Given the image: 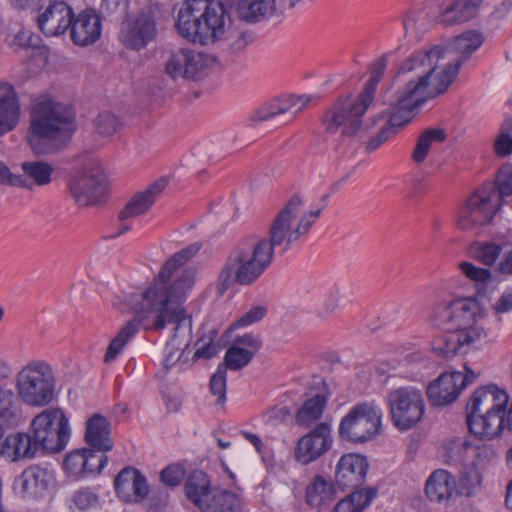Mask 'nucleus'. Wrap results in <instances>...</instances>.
<instances>
[{"instance_id":"f257e3e1","label":"nucleus","mask_w":512,"mask_h":512,"mask_svg":"<svg viewBox=\"0 0 512 512\" xmlns=\"http://www.w3.org/2000/svg\"><path fill=\"white\" fill-rule=\"evenodd\" d=\"M201 245L193 243L171 256L162 266L153 283L139 295L133 305L135 317L128 321L108 345L104 362L117 358L128 341L134 337L140 325L145 330H163L167 324H175L169 344L177 349L188 346L191 318L186 317L183 303L194 284V272L183 270L174 281L175 271L194 257Z\"/></svg>"},{"instance_id":"f03ea898","label":"nucleus","mask_w":512,"mask_h":512,"mask_svg":"<svg viewBox=\"0 0 512 512\" xmlns=\"http://www.w3.org/2000/svg\"><path fill=\"white\" fill-rule=\"evenodd\" d=\"M302 206V197L292 195L273 218L267 237L248 235L238 242L218 273L217 295L223 296L235 284L248 286L255 283L270 267L276 252H287L300 239L293 223Z\"/></svg>"},{"instance_id":"7ed1b4c3","label":"nucleus","mask_w":512,"mask_h":512,"mask_svg":"<svg viewBox=\"0 0 512 512\" xmlns=\"http://www.w3.org/2000/svg\"><path fill=\"white\" fill-rule=\"evenodd\" d=\"M481 33L468 30L454 37L445 48L434 46L427 51H416L401 65V72H415L399 91L398 104L411 108L425 98L444 93L462 64L483 43Z\"/></svg>"},{"instance_id":"20e7f679","label":"nucleus","mask_w":512,"mask_h":512,"mask_svg":"<svg viewBox=\"0 0 512 512\" xmlns=\"http://www.w3.org/2000/svg\"><path fill=\"white\" fill-rule=\"evenodd\" d=\"M178 34L201 45L220 43L232 53L247 45L244 32L232 28V19L222 1L186 0L175 23Z\"/></svg>"},{"instance_id":"39448f33","label":"nucleus","mask_w":512,"mask_h":512,"mask_svg":"<svg viewBox=\"0 0 512 512\" xmlns=\"http://www.w3.org/2000/svg\"><path fill=\"white\" fill-rule=\"evenodd\" d=\"M76 129L71 105L41 96L31 108L27 139L36 154H48L65 147Z\"/></svg>"},{"instance_id":"423d86ee","label":"nucleus","mask_w":512,"mask_h":512,"mask_svg":"<svg viewBox=\"0 0 512 512\" xmlns=\"http://www.w3.org/2000/svg\"><path fill=\"white\" fill-rule=\"evenodd\" d=\"M387 67V57L382 55L371 67V77L365 84L363 91L357 100L349 97L339 98L328 109L323 117L322 124L325 132L335 134L340 131L341 136H354L362 125L361 117L374 99L376 87L380 82Z\"/></svg>"},{"instance_id":"0eeeda50","label":"nucleus","mask_w":512,"mask_h":512,"mask_svg":"<svg viewBox=\"0 0 512 512\" xmlns=\"http://www.w3.org/2000/svg\"><path fill=\"white\" fill-rule=\"evenodd\" d=\"M509 396L494 384L475 390L466 405L469 431L481 439H493L504 429V408Z\"/></svg>"},{"instance_id":"6e6552de","label":"nucleus","mask_w":512,"mask_h":512,"mask_svg":"<svg viewBox=\"0 0 512 512\" xmlns=\"http://www.w3.org/2000/svg\"><path fill=\"white\" fill-rule=\"evenodd\" d=\"M382 417V409L374 401L357 403L341 419L338 437L353 444L369 442L380 434Z\"/></svg>"},{"instance_id":"1a4fd4ad","label":"nucleus","mask_w":512,"mask_h":512,"mask_svg":"<svg viewBox=\"0 0 512 512\" xmlns=\"http://www.w3.org/2000/svg\"><path fill=\"white\" fill-rule=\"evenodd\" d=\"M28 432L40 454L61 452L70 438L68 418L59 408H48L35 416Z\"/></svg>"},{"instance_id":"9d476101","label":"nucleus","mask_w":512,"mask_h":512,"mask_svg":"<svg viewBox=\"0 0 512 512\" xmlns=\"http://www.w3.org/2000/svg\"><path fill=\"white\" fill-rule=\"evenodd\" d=\"M17 390L29 406L41 407L54 398L55 377L52 368L43 361L28 363L17 375Z\"/></svg>"},{"instance_id":"9b49d317","label":"nucleus","mask_w":512,"mask_h":512,"mask_svg":"<svg viewBox=\"0 0 512 512\" xmlns=\"http://www.w3.org/2000/svg\"><path fill=\"white\" fill-rule=\"evenodd\" d=\"M393 425L400 431L414 428L423 418L425 402L422 393L413 387H400L386 397Z\"/></svg>"},{"instance_id":"f8f14e48","label":"nucleus","mask_w":512,"mask_h":512,"mask_svg":"<svg viewBox=\"0 0 512 512\" xmlns=\"http://www.w3.org/2000/svg\"><path fill=\"white\" fill-rule=\"evenodd\" d=\"M479 303L474 297L459 298L451 302L437 303L431 315V322L443 331H464L476 325Z\"/></svg>"},{"instance_id":"ddd939ff","label":"nucleus","mask_w":512,"mask_h":512,"mask_svg":"<svg viewBox=\"0 0 512 512\" xmlns=\"http://www.w3.org/2000/svg\"><path fill=\"white\" fill-rule=\"evenodd\" d=\"M501 207L502 202L498 201V195L493 192V184H484L468 198L460 214L459 226L462 229H470L475 225H485L494 218Z\"/></svg>"},{"instance_id":"4468645a","label":"nucleus","mask_w":512,"mask_h":512,"mask_svg":"<svg viewBox=\"0 0 512 512\" xmlns=\"http://www.w3.org/2000/svg\"><path fill=\"white\" fill-rule=\"evenodd\" d=\"M466 373L445 372L437 379L430 382L426 389V394L432 406H446L455 401L462 389L471 383L476 375L465 367Z\"/></svg>"},{"instance_id":"2eb2a0df","label":"nucleus","mask_w":512,"mask_h":512,"mask_svg":"<svg viewBox=\"0 0 512 512\" xmlns=\"http://www.w3.org/2000/svg\"><path fill=\"white\" fill-rule=\"evenodd\" d=\"M106 176L102 168L85 166L70 182V191L80 205H94L105 195Z\"/></svg>"},{"instance_id":"dca6fc26","label":"nucleus","mask_w":512,"mask_h":512,"mask_svg":"<svg viewBox=\"0 0 512 512\" xmlns=\"http://www.w3.org/2000/svg\"><path fill=\"white\" fill-rule=\"evenodd\" d=\"M210 63L208 55L182 48L170 54L165 64V72L174 80H197L206 73Z\"/></svg>"},{"instance_id":"f3484780","label":"nucleus","mask_w":512,"mask_h":512,"mask_svg":"<svg viewBox=\"0 0 512 512\" xmlns=\"http://www.w3.org/2000/svg\"><path fill=\"white\" fill-rule=\"evenodd\" d=\"M331 430L329 423L321 422L302 436L297 442L294 453L297 462L307 465L328 452L333 443Z\"/></svg>"},{"instance_id":"a211bd4d","label":"nucleus","mask_w":512,"mask_h":512,"mask_svg":"<svg viewBox=\"0 0 512 512\" xmlns=\"http://www.w3.org/2000/svg\"><path fill=\"white\" fill-rule=\"evenodd\" d=\"M157 34L156 23L151 11H142L136 18L121 24L120 42L128 49L140 50L153 41Z\"/></svg>"},{"instance_id":"6ab92c4d","label":"nucleus","mask_w":512,"mask_h":512,"mask_svg":"<svg viewBox=\"0 0 512 512\" xmlns=\"http://www.w3.org/2000/svg\"><path fill=\"white\" fill-rule=\"evenodd\" d=\"M489 331L481 325H476L464 331H444L432 341V350L438 356L450 358L455 356L465 347L486 339Z\"/></svg>"},{"instance_id":"aec40b11","label":"nucleus","mask_w":512,"mask_h":512,"mask_svg":"<svg viewBox=\"0 0 512 512\" xmlns=\"http://www.w3.org/2000/svg\"><path fill=\"white\" fill-rule=\"evenodd\" d=\"M369 464L366 457L349 453L343 455L336 466L335 484L341 490H358L365 482Z\"/></svg>"},{"instance_id":"412c9836","label":"nucleus","mask_w":512,"mask_h":512,"mask_svg":"<svg viewBox=\"0 0 512 512\" xmlns=\"http://www.w3.org/2000/svg\"><path fill=\"white\" fill-rule=\"evenodd\" d=\"M74 11L65 1H50L47 8L38 15L37 24L48 37L64 34L71 26Z\"/></svg>"},{"instance_id":"4be33fe9","label":"nucleus","mask_w":512,"mask_h":512,"mask_svg":"<svg viewBox=\"0 0 512 512\" xmlns=\"http://www.w3.org/2000/svg\"><path fill=\"white\" fill-rule=\"evenodd\" d=\"M311 101L309 96L289 95L272 99L262 104L253 112L250 120L253 122H263L272 120L278 116L289 114L288 121L292 120L296 114L301 112Z\"/></svg>"},{"instance_id":"5701e85b","label":"nucleus","mask_w":512,"mask_h":512,"mask_svg":"<svg viewBox=\"0 0 512 512\" xmlns=\"http://www.w3.org/2000/svg\"><path fill=\"white\" fill-rule=\"evenodd\" d=\"M116 494L125 502H140L146 498L149 487L146 477L136 468L124 467L114 479Z\"/></svg>"},{"instance_id":"b1692460","label":"nucleus","mask_w":512,"mask_h":512,"mask_svg":"<svg viewBox=\"0 0 512 512\" xmlns=\"http://www.w3.org/2000/svg\"><path fill=\"white\" fill-rule=\"evenodd\" d=\"M168 185V179L161 177L151 183L144 191L136 193L119 212V221H126L145 214Z\"/></svg>"},{"instance_id":"393cba45","label":"nucleus","mask_w":512,"mask_h":512,"mask_svg":"<svg viewBox=\"0 0 512 512\" xmlns=\"http://www.w3.org/2000/svg\"><path fill=\"white\" fill-rule=\"evenodd\" d=\"M101 28L100 17L93 10H84L73 16L69 26L71 40L79 46L93 44L100 37Z\"/></svg>"},{"instance_id":"a878e982","label":"nucleus","mask_w":512,"mask_h":512,"mask_svg":"<svg viewBox=\"0 0 512 512\" xmlns=\"http://www.w3.org/2000/svg\"><path fill=\"white\" fill-rule=\"evenodd\" d=\"M52 481V474L37 465L27 467L15 480V487L19 489L22 497L37 498L48 490Z\"/></svg>"},{"instance_id":"bb28decb","label":"nucleus","mask_w":512,"mask_h":512,"mask_svg":"<svg viewBox=\"0 0 512 512\" xmlns=\"http://www.w3.org/2000/svg\"><path fill=\"white\" fill-rule=\"evenodd\" d=\"M23 174H14L12 186L32 190L35 186L48 185L53 167L44 161H26L21 164Z\"/></svg>"},{"instance_id":"cd10ccee","label":"nucleus","mask_w":512,"mask_h":512,"mask_svg":"<svg viewBox=\"0 0 512 512\" xmlns=\"http://www.w3.org/2000/svg\"><path fill=\"white\" fill-rule=\"evenodd\" d=\"M40 454L29 432L9 434L0 446V456L11 461L31 459Z\"/></svg>"},{"instance_id":"c85d7f7f","label":"nucleus","mask_w":512,"mask_h":512,"mask_svg":"<svg viewBox=\"0 0 512 512\" xmlns=\"http://www.w3.org/2000/svg\"><path fill=\"white\" fill-rule=\"evenodd\" d=\"M19 111L20 108L13 86L0 82V136L16 126Z\"/></svg>"},{"instance_id":"c756f323","label":"nucleus","mask_w":512,"mask_h":512,"mask_svg":"<svg viewBox=\"0 0 512 512\" xmlns=\"http://www.w3.org/2000/svg\"><path fill=\"white\" fill-rule=\"evenodd\" d=\"M213 489L209 476L201 470L192 471L184 483L185 496L200 511L211 497Z\"/></svg>"},{"instance_id":"7c9ffc66","label":"nucleus","mask_w":512,"mask_h":512,"mask_svg":"<svg viewBox=\"0 0 512 512\" xmlns=\"http://www.w3.org/2000/svg\"><path fill=\"white\" fill-rule=\"evenodd\" d=\"M110 423L107 419L100 415L94 414L87 421L85 431V441L99 451H110L113 443L109 437Z\"/></svg>"},{"instance_id":"2f4dec72","label":"nucleus","mask_w":512,"mask_h":512,"mask_svg":"<svg viewBox=\"0 0 512 512\" xmlns=\"http://www.w3.org/2000/svg\"><path fill=\"white\" fill-rule=\"evenodd\" d=\"M454 479L446 470L434 471L426 481L425 493L431 501L441 503L452 496Z\"/></svg>"},{"instance_id":"473e14b6","label":"nucleus","mask_w":512,"mask_h":512,"mask_svg":"<svg viewBox=\"0 0 512 512\" xmlns=\"http://www.w3.org/2000/svg\"><path fill=\"white\" fill-rule=\"evenodd\" d=\"M201 512H242V499L233 491L215 487Z\"/></svg>"},{"instance_id":"72a5a7b5","label":"nucleus","mask_w":512,"mask_h":512,"mask_svg":"<svg viewBox=\"0 0 512 512\" xmlns=\"http://www.w3.org/2000/svg\"><path fill=\"white\" fill-rule=\"evenodd\" d=\"M275 10L274 0H238L237 17L249 23L259 22L271 16Z\"/></svg>"},{"instance_id":"f704fd0d","label":"nucleus","mask_w":512,"mask_h":512,"mask_svg":"<svg viewBox=\"0 0 512 512\" xmlns=\"http://www.w3.org/2000/svg\"><path fill=\"white\" fill-rule=\"evenodd\" d=\"M335 494L334 485L320 475H316L306 488V503L317 509L327 507Z\"/></svg>"},{"instance_id":"c9c22d12","label":"nucleus","mask_w":512,"mask_h":512,"mask_svg":"<svg viewBox=\"0 0 512 512\" xmlns=\"http://www.w3.org/2000/svg\"><path fill=\"white\" fill-rule=\"evenodd\" d=\"M327 397L322 393L306 399L296 411L295 421L301 427L309 428L321 419L327 404Z\"/></svg>"},{"instance_id":"e433bc0d","label":"nucleus","mask_w":512,"mask_h":512,"mask_svg":"<svg viewBox=\"0 0 512 512\" xmlns=\"http://www.w3.org/2000/svg\"><path fill=\"white\" fill-rule=\"evenodd\" d=\"M483 0H456L447 7L443 21L449 25L463 23L476 17Z\"/></svg>"},{"instance_id":"4c0bfd02","label":"nucleus","mask_w":512,"mask_h":512,"mask_svg":"<svg viewBox=\"0 0 512 512\" xmlns=\"http://www.w3.org/2000/svg\"><path fill=\"white\" fill-rule=\"evenodd\" d=\"M446 140V132L441 128H427L418 137L417 143L412 153V160L417 163H423L431 149L433 143H442Z\"/></svg>"},{"instance_id":"58836bf2","label":"nucleus","mask_w":512,"mask_h":512,"mask_svg":"<svg viewBox=\"0 0 512 512\" xmlns=\"http://www.w3.org/2000/svg\"><path fill=\"white\" fill-rule=\"evenodd\" d=\"M20 402L15 392L0 385V421L16 425L20 419Z\"/></svg>"},{"instance_id":"ea45409f","label":"nucleus","mask_w":512,"mask_h":512,"mask_svg":"<svg viewBox=\"0 0 512 512\" xmlns=\"http://www.w3.org/2000/svg\"><path fill=\"white\" fill-rule=\"evenodd\" d=\"M503 247L502 243L479 241L469 247V253L476 261L491 267L499 260Z\"/></svg>"},{"instance_id":"a19ab883","label":"nucleus","mask_w":512,"mask_h":512,"mask_svg":"<svg viewBox=\"0 0 512 512\" xmlns=\"http://www.w3.org/2000/svg\"><path fill=\"white\" fill-rule=\"evenodd\" d=\"M375 492L372 490H357L340 500L332 512H362L372 501Z\"/></svg>"},{"instance_id":"79ce46f5","label":"nucleus","mask_w":512,"mask_h":512,"mask_svg":"<svg viewBox=\"0 0 512 512\" xmlns=\"http://www.w3.org/2000/svg\"><path fill=\"white\" fill-rule=\"evenodd\" d=\"M415 72H406V73H402L401 72V68L399 69V76L400 77H403L404 78V83H406V80L410 77H412L414 75ZM405 86V84H403L401 87L398 88L397 92H396V99H395V103H394V111L391 113L389 119L387 120L386 124L384 126H391L392 124V120L395 119V125H393V129H394V135L399 131V129H401L402 127H404L408 122H409V114L412 112L413 109L419 107L420 105H422L428 98H425L424 100H421L419 103H417L415 106L411 107V108H403V107H400L399 104H398V99H399V91Z\"/></svg>"},{"instance_id":"37998d69","label":"nucleus","mask_w":512,"mask_h":512,"mask_svg":"<svg viewBox=\"0 0 512 512\" xmlns=\"http://www.w3.org/2000/svg\"><path fill=\"white\" fill-rule=\"evenodd\" d=\"M473 465H475V461L473 462ZM481 483V474L475 466H472L461 472L456 491L460 496L470 498L478 493Z\"/></svg>"},{"instance_id":"c03bdc74","label":"nucleus","mask_w":512,"mask_h":512,"mask_svg":"<svg viewBox=\"0 0 512 512\" xmlns=\"http://www.w3.org/2000/svg\"><path fill=\"white\" fill-rule=\"evenodd\" d=\"M218 332L215 329L203 334L195 343L196 351L194 357L197 359H211L216 356L221 347L215 343Z\"/></svg>"},{"instance_id":"a18cd8bd","label":"nucleus","mask_w":512,"mask_h":512,"mask_svg":"<svg viewBox=\"0 0 512 512\" xmlns=\"http://www.w3.org/2000/svg\"><path fill=\"white\" fill-rule=\"evenodd\" d=\"M461 273L475 283L476 287H485L492 282V272L488 268H481L471 262L459 263Z\"/></svg>"},{"instance_id":"49530a36","label":"nucleus","mask_w":512,"mask_h":512,"mask_svg":"<svg viewBox=\"0 0 512 512\" xmlns=\"http://www.w3.org/2000/svg\"><path fill=\"white\" fill-rule=\"evenodd\" d=\"M254 356L251 352H248L238 346L231 345L224 356V367L230 370H240L247 366Z\"/></svg>"},{"instance_id":"de8ad7c7","label":"nucleus","mask_w":512,"mask_h":512,"mask_svg":"<svg viewBox=\"0 0 512 512\" xmlns=\"http://www.w3.org/2000/svg\"><path fill=\"white\" fill-rule=\"evenodd\" d=\"M85 459L86 448L75 449L69 452L63 461V466L66 472L77 478L85 477Z\"/></svg>"},{"instance_id":"09e8293b","label":"nucleus","mask_w":512,"mask_h":512,"mask_svg":"<svg viewBox=\"0 0 512 512\" xmlns=\"http://www.w3.org/2000/svg\"><path fill=\"white\" fill-rule=\"evenodd\" d=\"M493 184V192L498 195V201L503 203L504 197L512 195V164L502 166Z\"/></svg>"},{"instance_id":"8fccbe9b","label":"nucleus","mask_w":512,"mask_h":512,"mask_svg":"<svg viewBox=\"0 0 512 512\" xmlns=\"http://www.w3.org/2000/svg\"><path fill=\"white\" fill-rule=\"evenodd\" d=\"M227 370L223 364H219L216 372L211 376L209 382L210 392L217 397L216 404L223 405L226 401V379Z\"/></svg>"},{"instance_id":"3c124183","label":"nucleus","mask_w":512,"mask_h":512,"mask_svg":"<svg viewBox=\"0 0 512 512\" xmlns=\"http://www.w3.org/2000/svg\"><path fill=\"white\" fill-rule=\"evenodd\" d=\"M106 451H99L95 448H86L85 459V477L90 474H99L107 465L108 457L104 454Z\"/></svg>"},{"instance_id":"603ef678","label":"nucleus","mask_w":512,"mask_h":512,"mask_svg":"<svg viewBox=\"0 0 512 512\" xmlns=\"http://www.w3.org/2000/svg\"><path fill=\"white\" fill-rule=\"evenodd\" d=\"M94 125L99 134L103 136H111L117 131L120 126V122L114 114L104 111L99 113L95 118Z\"/></svg>"},{"instance_id":"864d4df0","label":"nucleus","mask_w":512,"mask_h":512,"mask_svg":"<svg viewBox=\"0 0 512 512\" xmlns=\"http://www.w3.org/2000/svg\"><path fill=\"white\" fill-rule=\"evenodd\" d=\"M98 495L90 488H82L72 496V503L80 511H86L95 508L98 504Z\"/></svg>"},{"instance_id":"5fc2aeb1","label":"nucleus","mask_w":512,"mask_h":512,"mask_svg":"<svg viewBox=\"0 0 512 512\" xmlns=\"http://www.w3.org/2000/svg\"><path fill=\"white\" fill-rule=\"evenodd\" d=\"M185 477V469L179 464H172L162 470L161 481L170 487L178 486Z\"/></svg>"},{"instance_id":"6e6d98bb","label":"nucleus","mask_w":512,"mask_h":512,"mask_svg":"<svg viewBox=\"0 0 512 512\" xmlns=\"http://www.w3.org/2000/svg\"><path fill=\"white\" fill-rule=\"evenodd\" d=\"M232 345L238 346L248 352H251L253 356L259 351L262 347L261 339L253 335L252 333H245L244 335H238L234 338Z\"/></svg>"},{"instance_id":"4d7b16f0","label":"nucleus","mask_w":512,"mask_h":512,"mask_svg":"<svg viewBox=\"0 0 512 512\" xmlns=\"http://www.w3.org/2000/svg\"><path fill=\"white\" fill-rule=\"evenodd\" d=\"M322 212V208H318L316 210H312L309 212H305L295 225L296 231L299 235V238L308 234L309 230L316 222V220L320 217Z\"/></svg>"},{"instance_id":"13d9d810","label":"nucleus","mask_w":512,"mask_h":512,"mask_svg":"<svg viewBox=\"0 0 512 512\" xmlns=\"http://www.w3.org/2000/svg\"><path fill=\"white\" fill-rule=\"evenodd\" d=\"M38 38L34 36L30 31L20 30L9 42V46L14 49H22V48H34L37 46L34 40Z\"/></svg>"},{"instance_id":"bf43d9fd","label":"nucleus","mask_w":512,"mask_h":512,"mask_svg":"<svg viewBox=\"0 0 512 512\" xmlns=\"http://www.w3.org/2000/svg\"><path fill=\"white\" fill-rule=\"evenodd\" d=\"M459 452H463L462 459H465L468 456L473 457L474 459H480L482 456H489L493 454V450L487 447H478L473 446L467 441L460 442L455 445Z\"/></svg>"},{"instance_id":"052dcab7","label":"nucleus","mask_w":512,"mask_h":512,"mask_svg":"<svg viewBox=\"0 0 512 512\" xmlns=\"http://www.w3.org/2000/svg\"><path fill=\"white\" fill-rule=\"evenodd\" d=\"M395 119L392 120L391 126H383L379 133L372 137L366 145L367 152H373L378 149L381 145H383L387 140L394 136L393 125Z\"/></svg>"},{"instance_id":"680f3d73","label":"nucleus","mask_w":512,"mask_h":512,"mask_svg":"<svg viewBox=\"0 0 512 512\" xmlns=\"http://www.w3.org/2000/svg\"><path fill=\"white\" fill-rule=\"evenodd\" d=\"M267 313V309L264 306H254L243 314L235 323L238 327L251 325L263 319Z\"/></svg>"},{"instance_id":"e2e57ef3","label":"nucleus","mask_w":512,"mask_h":512,"mask_svg":"<svg viewBox=\"0 0 512 512\" xmlns=\"http://www.w3.org/2000/svg\"><path fill=\"white\" fill-rule=\"evenodd\" d=\"M128 8V0H102L101 11L107 16L125 14Z\"/></svg>"},{"instance_id":"0e129e2a","label":"nucleus","mask_w":512,"mask_h":512,"mask_svg":"<svg viewBox=\"0 0 512 512\" xmlns=\"http://www.w3.org/2000/svg\"><path fill=\"white\" fill-rule=\"evenodd\" d=\"M338 307V298L335 295L328 296L318 308L316 315L322 320L330 317Z\"/></svg>"},{"instance_id":"69168bd1","label":"nucleus","mask_w":512,"mask_h":512,"mask_svg":"<svg viewBox=\"0 0 512 512\" xmlns=\"http://www.w3.org/2000/svg\"><path fill=\"white\" fill-rule=\"evenodd\" d=\"M497 314L509 312L512 309V292L505 291L493 305Z\"/></svg>"},{"instance_id":"338daca9","label":"nucleus","mask_w":512,"mask_h":512,"mask_svg":"<svg viewBox=\"0 0 512 512\" xmlns=\"http://www.w3.org/2000/svg\"><path fill=\"white\" fill-rule=\"evenodd\" d=\"M498 271L503 275L512 277V248L503 253L498 262Z\"/></svg>"},{"instance_id":"774afa93","label":"nucleus","mask_w":512,"mask_h":512,"mask_svg":"<svg viewBox=\"0 0 512 512\" xmlns=\"http://www.w3.org/2000/svg\"><path fill=\"white\" fill-rule=\"evenodd\" d=\"M505 138H506V140L504 139V142L502 143V145L499 144V136L497 137V139L494 142L495 153L501 157L508 156V155L512 154V139L508 136Z\"/></svg>"}]
</instances>
